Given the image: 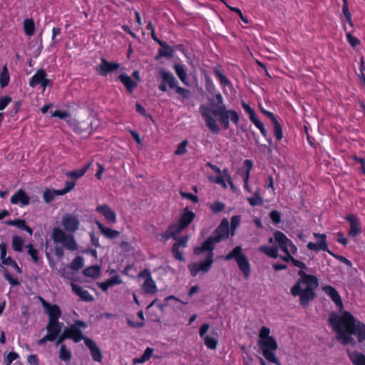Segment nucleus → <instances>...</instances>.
<instances>
[{
	"label": "nucleus",
	"instance_id": "3c124183",
	"mask_svg": "<svg viewBox=\"0 0 365 365\" xmlns=\"http://www.w3.org/2000/svg\"><path fill=\"white\" fill-rule=\"evenodd\" d=\"M342 13H343L344 16H345V18H346L347 22L349 23V24L351 26H353V22H352V20H351V13L349 11L348 4L347 5H343Z\"/></svg>",
	"mask_w": 365,
	"mask_h": 365
},
{
	"label": "nucleus",
	"instance_id": "c756f323",
	"mask_svg": "<svg viewBox=\"0 0 365 365\" xmlns=\"http://www.w3.org/2000/svg\"><path fill=\"white\" fill-rule=\"evenodd\" d=\"M189 270L192 276H196L200 271H204L205 269V261L192 262L188 265Z\"/></svg>",
	"mask_w": 365,
	"mask_h": 365
},
{
	"label": "nucleus",
	"instance_id": "338daca9",
	"mask_svg": "<svg viewBox=\"0 0 365 365\" xmlns=\"http://www.w3.org/2000/svg\"><path fill=\"white\" fill-rule=\"evenodd\" d=\"M175 88L176 92L178 94L182 96L183 97L187 98L189 96L190 92L188 90L182 88L177 86Z\"/></svg>",
	"mask_w": 365,
	"mask_h": 365
},
{
	"label": "nucleus",
	"instance_id": "052dcab7",
	"mask_svg": "<svg viewBox=\"0 0 365 365\" xmlns=\"http://www.w3.org/2000/svg\"><path fill=\"white\" fill-rule=\"evenodd\" d=\"M11 98L9 96H4L0 98V110H4L11 102Z\"/></svg>",
	"mask_w": 365,
	"mask_h": 365
},
{
	"label": "nucleus",
	"instance_id": "a18cd8bd",
	"mask_svg": "<svg viewBox=\"0 0 365 365\" xmlns=\"http://www.w3.org/2000/svg\"><path fill=\"white\" fill-rule=\"evenodd\" d=\"M244 166L246 168L245 175L244 177V181H249L250 173L252 169L253 164L250 160H245L244 161Z\"/></svg>",
	"mask_w": 365,
	"mask_h": 365
},
{
	"label": "nucleus",
	"instance_id": "6e6d98bb",
	"mask_svg": "<svg viewBox=\"0 0 365 365\" xmlns=\"http://www.w3.org/2000/svg\"><path fill=\"white\" fill-rule=\"evenodd\" d=\"M4 264H6V265H10L12 267H14L19 273H21V269H20V267L18 266V264H16V262L15 261H14L10 257H8L6 258V261L4 262Z\"/></svg>",
	"mask_w": 365,
	"mask_h": 365
},
{
	"label": "nucleus",
	"instance_id": "a878e982",
	"mask_svg": "<svg viewBox=\"0 0 365 365\" xmlns=\"http://www.w3.org/2000/svg\"><path fill=\"white\" fill-rule=\"evenodd\" d=\"M213 73L216 78L219 80L222 86H230L231 85L229 79L224 75L222 70L220 66L213 68Z\"/></svg>",
	"mask_w": 365,
	"mask_h": 365
},
{
	"label": "nucleus",
	"instance_id": "f704fd0d",
	"mask_svg": "<svg viewBox=\"0 0 365 365\" xmlns=\"http://www.w3.org/2000/svg\"><path fill=\"white\" fill-rule=\"evenodd\" d=\"M247 200L250 205L252 206H256L259 205H262L263 203V199L260 195L259 191L257 190L255 192L254 197H248Z\"/></svg>",
	"mask_w": 365,
	"mask_h": 365
},
{
	"label": "nucleus",
	"instance_id": "423d86ee",
	"mask_svg": "<svg viewBox=\"0 0 365 365\" xmlns=\"http://www.w3.org/2000/svg\"><path fill=\"white\" fill-rule=\"evenodd\" d=\"M194 217V212L189 211L186 207L179 220L170 225L165 232L162 235V237L164 240H168L170 237L176 239L177 236L190 224Z\"/></svg>",
	"mask_w": 365,
	"mask_h": 365
},
{
	"label": "nucleus",
	"instance_id": "bb28decb",
	"mask_svg": "<svg viewBox=\"0 0 365 365\" xmlns=\"http://www.w3.org/2000/svg\"><path fill=\"white\" fill-rule=\"evenodd\" d=\"M348 355L349 356L350 360L351 362L355 365H365V356L362 354L357 352V351H353L350 352L349 351H347Z\"/></svg>",
	"mask_w": 365,
	"mask_h": 365
},
{
	"label": "nucleus",
	"instance_id": "37998d69",
	"mask_svg": "<svg viewBox=\"0 0 365 365\" xmlns=\"http://www.w3.org/2000/svg\"><path fill=\"white\" fill-rule=\"evenodd\" d=\"M240 222V216L236 215L233 216L231 219V232L230 235L233 236L235 232L236 228L239 226Z\"/></svg>",
	"mask_w": 365,
	"mask_h": 365
},
{
	"label": "nucleus",
	"instance_id": "473e14b6",
	"mask_svg": "<svg viewBox=\"0 0 365 365\" xmlns=\"http://www.w3.org/2000/svg\"><path fill=\"white\" fill-rule=\"evenodd\" d=\"M56 195H61L59 194V190H50L46 189L43 192V197L46 202H51Z\"/></svg>",
	"mask_w": 365,
	"mask_h": 365
},
{
	"label": "nucleus",
	"instance_id": "dca6fc26",
	"mask_svg": "<svg viewBox=\"0 0 365 365\" xmlns=\"http://www.w3.org/2000/svg\"><path fill=\"white\" fill-rule=\"evenodd\" d=\"M46 76V73L43 69L38 70L31 78L29 85L31 87H35L38 84H40L43 88V89H45L49 82V80H48Z\"/></svg>",
	"mask_w": 365,
	"mask_h": 365
},
{
	"label": "nucleus",
	"instance_id": "412c9836",
	"mask_svg": "<svg viewBox=\"0 0 365 365\" xmlns=\"http://www.w3.org/2000/svg\"><path fill=\"white\" fill-rule=\"evenodd\" d=\"M30 198L23 190H18L11 197V202L12 204L20 203L21 206L29 204Z\"/></svg>",
	"mask_w": 365,
	"mask_h": 365
},
{
	"label": "nucleus",
	"instance_id": "f03ea898",
	"mask_svg": "<svg viewBox=\"0 0 365 365\" xmlns=\"http://www.w3.org/2000/svg\"><path fill=\"white\" fill-rule=\"evenodd\" d=\"M207 111V127L215 134L219 133L220 127L216 120L208 116V114L217 117L225 129H227L230 126L229 120L235 125L239 122V115L235 110L226 108L220 93H217L214 100L210 101Z\"/></svg>",
	"mask_w": 365,
	"mask_h": 365
},
{
	"label": "nucleus",
	"instance_id": "f257e3e1",
	"mask_svg": "<svg viewBox=\"0 0 365 365\" xmlns=\"http://www.w3.org/2000/svg\"><path fill=\"white\" fill-rule=\"evenodd\" d=\"M324 292L332 299L339 309L341 315L332 313L329 315V323L336 334V339L343 345L354 346L356 335L359 342L365 339V325L356 319L349 312L342 311L343 303L339 292L331 286L323 287Z\"/></svg>",
	"mask_w": 365,
	"mask_h": 365
},
{
	"label": "nucleus",
	"instance_id": "b1692460",
	"mask_svg": "<svg viewBox=\"0 0 365 365\" xmlns=\"http://www.w3.org/2000/svg\"><path fill=\"white\" fill-rule=\"evenodd\" d=\"M142 289L144 292L148 294H155L158 291L155 282L152 279L151 276H148L142 285Z\"/></svg>",
	"mask_w": 365,
	"mask_h": 365
},
{
	"label": "nucleus",
	"instance_id": "8fccbe9b",
	"mask_svg": "<svg viewBox=\"0 0 365 365\" xmlns=\"http://www.w3.org/2000/svg\"><path fill=\"white\" fill-rule=\"evenodd\" d=\"M6 224L9 225L16 226L22 230H24V228H25L26 226V222L23 220H9L6 221Z\"/></svg>",
	"mask_w": 365,
	"mask_h": 365
},
{
	"label": "nucleus",
	"instance_id": "6e6552de",
	"mask_svg": "<svg viewBox=\"0 0 365 365\" xmlns=\"http://www.w3.org/2000/svg\"><path fill=\"white\" fill-rule=\"evenodd\" d=\"M51 237L55 243L61 244L66 249L70 251H76L78 245L74 237L66 233L59 227H54L52 230Z\"/></svg>",
	"mask_w": 365,
	"mask_h": 365
},
{
	"label": "nucleus",
	"instance_id": "ea45409f",
	"mask_svg": "<svg viewBox=\"0 0 365 365\" xmlns=\"http://www.w3.org/2000/svg\"><path fill=\"white\" fill-rule=\"evenodd\" d=\"M274 125V134L278 140H281L283 137L282 128L277 120L272 121Z\"/></svg>",
	"mask_w": 365,
	"mask_h": 365
},
{
	"label": "nucleus",
	"instance_id": "bf43d9fd",
	"mask_svg": "<svg viewBox=\"0 0 365 365\" xmlns=\"http://www.w3.org/2000/svg\"><path fill=\"white\" fill-rule=\"evenodd\" d=\"M19 355L16 352H10L6 359V365H11L13 361L18 358Z\"/></svg>",
	"mask_w": 365,
	"mask_h": 365
},
{
	"label": "nucleus",
	"instance_id": "de8ad7c7",
	"mask_svg": "<svg viewBox=\"0 0 365 365\" xmlns=\"http://www.w3.org/2000/svg\"><path fill=\"white\" fill-rule=\"evenodd\" d=\"M29 255L31 257L34 262H37L38 260V250L34 249L31 244L26 246Z\"/></svg>",
	"mask_w": 365,
	"mask_h": 365
},
{
	"label": "nucleus",
	"instance_id": "c9c22d12",
	"mask_svg": "<svg viewBox=\"0 0 365 365\" xmlns=\"http://www.w3.org/2000/svg\"><path fill=\"white\" fill-rule=\"evenodd\" d=\"M9 81V76L8 69L6 66L3 67L2 71L0 74V84L2 87L8 85Z\"/></svg>",
	"mask_w": 365,
	"mask_h": 365
},
{
	"label": "nucleus",
	"instance_id": "a19ab883",
	"mask_svg": "<svg viewBox=\"0 0 365 365\" xmlns=\"http://www.w3.org/2000/svg\"><path fill=\"white\" fill-rule=\"evenodd\" d=\"M210 207L213 213H218L225 209V205L222 202L215 201L210 205Z\"/></svg>",
	"mask_w": 365,
	"mask_h": 365
},
{
	"label": "nucleus",
	"instance_id": "4be33fe9",
	"mask_svg": "<svg viewBox=\"0 0 365 365\" xmlns=\"http://www.w3.org/2000/svg\"><path fill=\"white\" fill-rule=\"evenodd\" d=\"M72 291L78 295L82 300L86 302H92L94 298L89 292L78 284L71 283Z\"/></svg>",
	"mask_w": 365,
	"mask_h": 365
},
{
	"label": "nucleus",
	"instance_id": "774afa93",
	"mask_svg": "<svg viewBox=\"0 0 365 365\" xmlns=\"http://www.w3.org/2000/svg\"><path fill=\"white\" fill-rule=\"evenodd\" d=\"M4 277L13 285H19V282L16 279L13 278L8 272L4 273Z\"/></svg>",
	"mask_w": 365,
	"mask_h": 365
},
{
	"label": "nucleus",
	"instance_id": "7ed1b4c3",
	"mask_svg": "<svg viewBox=\"0 0 365 365\" xmlns=\"http://www.w3.org/2000/svg\"><path fill=\"white\" fill-rule=\"evenodd\" d=\"M300 279L291 289V294L299 297L300 304L303 307L308 305L314 297V289L318 286V280L313 275L307 274L304 271L299 272Z\"/></svg>",
	"mask_w": 365,
	"mask_h": 365
},
{
	"label": "nucleus",
	"instance_id": "c03bdc74",
	"mask_svg": "<svg viewBox=\"0 0 365 365\" xmlns=\"http://www.w3.org/2000/svg\"><path fill=\"white\" fill-rule=\"evenodd\" d=\"M344 29L346 31V38H347L349 43H350V45L352 47H355L357 45H359L360 43L359 40L357 38L352 36L349 32L346 31V27L345 26H344Z\"/></svg>",
	"mask_w": 365,
	"mask_h": 365
},
{
	"label": "nucleus",
	"instance_id": "7c9ffc66",
	"mask_svg": "<svg viewBox=\"0 0 365 365\" xmlns=\"http://www.w3.org/2000/svg\"><path fill=\"white\" fill-rule=\"evenodd\" d=\"M174 68L178 78L182 83L187 85V73L184 66L181 64H175Z\"/></svg>",
	"mask_w": 365,
	"mask_h": 365
},
{
	"label": "nucleus",
	"instance_id": "603ef678",
	"mask_svg": "<svg viewBox=\"0 0 365 365\" xmlns=\"http://www.w3.org/2000/svg\"><path fill=\"white\" fill-rule=\"evenodd\" d=\"M180 195L183 198L188 199L190 201H192V202H198V197L196 195H193L192 193L185 192L184 191L180 190Z\"/></svg>",
	"mask_w": 365,
	"mask_h": 365
},
{
	"label": "nucleus",
	"instance_id": "0e129e2a",
	"mask_svg": "<svg viewBox=\"0 0 365 365\" xmlns=\"http://www.w3.org/2000/svg\"><path fill=\"white\" fill-rule=\"evenodd\" d=\"M153 354V349L152 348L148 347L143 354L141 356L143 357V361H148L150 359L151 356Z\"/></svg>",
	"mask_w": 365,
	"mask_h": 365
},
{
	"label": "nucleus",
	"instance_id": "9b49d317",
	"mask_svg": "<svg viewBox=\"0 0 365 365\" xmlns=\"http://www.w3.org/2000/svg\"><path fill=\"white\" fill-rule=\"evenodd\" d=\"M86 327V324L85 322L78 320L76 321L73 324L65 329V330L68 334V339H73L75 342H79L81 340H84V339H87L84 337L80 329L81 327L85 328Z\"/></svg>",
	"mask_w": 365,
	"mask_h": 365
},
{
	"label": "nucleus",
	"instance_id": "4d7b16f0",
	"mask_svg": "<svg viewBox=\"0 0 365 365\" xmlns=\"http://www.w3.org/2000/svg\"><path fill=\"white\" fill-rule=\"evenodd\" d=\"M242 108H244V110H245V112L247 114H249L250 119H251L254 116H255V113L254 110L249 105H247L246 103L242 101Z\"/></svg>",
	"mask_w": 365,
	"mask_h": 365
},
{
	"label": "nucleus",
	"instance_id": "72a5a7b5",
	"mask_svg": "<svg viewBox=\"0 0 365 365\" xmlns=\"http://www.w3.org/2000/svg\"><path fill=\"white\" fill-rule=\"evenodd\" d=\"M24 28L26 34L28 36L33 35L35 31V25L34 21L31 19H26L24 22Z\"/></svg>",
	"mask_w": 365,
	"mask_h": 365
},
{
	"label": "nucleus",
	"instance_id": "a211bd4d",
	"mask_svg": "<svg viewBox=\"0 0 365 365\" xmlns=\"http://www.w3.org/2000/svg\"><path fill=\"white\" fill-rule=\"evenodd\" d=\"M350 222L349 236L354 238L361 232V224L356 216L350 215L346 217Z\"/></svg>",
	"mask_w": 365,
	"mask_h": 365
},
{
	"label": "nucleus",
	"instance_id": "2f4dec72",
	"mask_svg": "<svg viewBox=\"0 0 365 365\" xmlns=\"http://www.w3.org/2000/svg\"><path fill=\"white\" fill-rule=\"evenodd\" d=\"M71 351L68 349L64 344H61L59 351V358L63 361H68L71 359Z\"/></svg>",
	"mask_w": 365,
	"mask_h": 365
},
{
	"label": "nucleus",
	"instance_id": "4c0bfd02",
	"mask_svg": "<svg viewBox=\"0 0 365 365\" xmlns=\"http://www.w3.org/2000/svg\"><path fill=\"white\" fill-rule=\"evenodd\" d=\"M24 241L19 236H14L12 240V247L15 251H22Z\"/></svg>",
	"mask_w": 365,
	"mask_h": 365
},
{
	"label": "nucleus",
	"instance_id": "69168bd1",
	"mask_svg": "<svg viewBox=\"0 0 365 365\" xmlns=\"http://www.w3.org/2000/svg\"><path fill=\"white\" fill-rule=\"evenodd\" d=\"M217 344V340L215 338L207 337V347L215 349Z\"/></svg>",
	"mask_w": 365,
	"mask_h": 365
},
{
	"label": "nucleus",
	"instance_id": "6ab92c4d",
	"mask_svg": "<svg viewBox=\"0 0 365 365\" xmlns=\"http://www.w3.org/2000/svg\"><path fill=\"white\" fill-rule=\"evenodd\" d=\"M84 342L90 349L93 359L96 361L101 362L102 361L101 351L95 342L91 339H84Z\"/></svg>",
	"mask_w": 365,
	"mask_h": 365
},
{
	"label": "nucleus",
	"instance_id": "864d4df0",
	"mask_svg": "<svg viewBox=\"0 0 365 365\" xmlns=\"http://www.w3.org/2000/svg\"><path fill=\"white\" fill-rule=\"evenodd\" d=\"M52 117H58L61 119H65L69 116V113L67 111L63 110H55L51 113Z\"/></svg>",
	"mask_w": 365,
	"mask_h": 365
},
{
	"label": "nucleus",
	"instance_id": "58836bf2",
	"mask_svg": "<svg viewBox=\"0 0 365 365\" xmlns=\"http://www.w3.org/2000/svg\"><path fill=\"white\" fill-rule=\"evenodd\" d=\"M83 273L88 277H95L100 273V268L98 266H91L84 269Z\"/></svg>",
	"mask_w": 365,
	"mask_h": 365
},
{
	"label": "nucleus",
	"instance_id": "39448f33",
	"mask_svg": "<svg viewBox=\"0 0 365 365\" xmlns=\"http://www.w3.org/2000/svg\"><path fill=\"white\" fill-rule=\"evenodd\" d=\"M269 334L270 329L268 327H263L261 328L259 334V346L262 351L263 356L267 361L277 365H281L274 353L278 348L277 343Z\"/></svg>",
	"mask_w": 365,
	"mask_h": 365
},
{
	"label": "nucleus",
	"instance_id": "aec40b11",
	"mask_svg": "<svg viewBox=\"0 0 365 365\" xmlns=\"http://www.w3.org/2000/svg\"><path fill=\"white\" fill-rule=\"evenodd\" d=\"M63 327V323L59 321H48L46 326L48 334L54 341L56 336L60 334Z\"/></svg>",
	"mask_w": 365,
	"mask_h": 365
},
{
	"label": "nucleus",
	"instance_id": "9d476101",
	"mask_svg": "<svg viewBox=\"0 0 365 365\" xmlns=\"http://www.w3.org/2000/svg\"><path fill=\"white\" fill-rule=\"evenodd\" d=\"M230 233L229 221L225 218L221 221L214 235L207 240V252L212 249V245L213 243L227 239Z\"/></svg>",
	"mask_w": 365,
	"mask_h": 365
},
{
	"label": "nucleus",
	"instance_id": "e433bc0d",
	"mask_svg": "<svg viewBox=\"0 0 365 365\" xmlns=\"http://www.w3.org/2000/svg\"><path fill=\"white\" fill-rule=\"evenodd\" d=\"M83 258L81 256H78L73 259L72 262L71 263L70 267L73 270H78L83 267Z\"/></svg>",
	"mask_w": 365,
	"mask_h": 365
},
{
	"label": "nucleus",
	"instance_id": "2eb2a0df",
	"mask_svg": "<svg viewBox=\"0 0 365 365\" xmlns=\"http://www.w3.org/2000/svg\"><path fill=\"white\" fill-rule=\"evenodd\" d=\"M96 212L101 213L109 224L115 223L116 214L108 205L97 206Z\"/></svg>",
	"mask_w": 365,
	"mask_h": 365
},
{
	"label": "nucleus",
	"instance_id": "c85d7f7f",
	"mask_svg": "<svg viewBox=\"0 0 365 365\" xmlns=\"http://www.w3.org/2000/svg\"><path fill=\"white\" fill-rule=\"evenodd\" d=\"M47 312L49 317L48 321H58L59 317L61 315V312L58 306L57 305H51L47 309Z\"/></svg>",
	"mask_w": 365,
	"mask_h": 365
},
{
	"label": "nucleus",
	"instance_id": "f8f14e48",
	"mask_svg": "<svg viewBox=\"0 0 365 365\" xmlns=\"http://www.w3.org/2000/svg\"><path fill=\"white\" fill-rule=\"evenodd\" d=\"M314 237L317 240L316 242H309L307 247L309 250L318 252L319 250H327V235L314 232Z\"/></svg>",
	"mask_w": 365,
	"mask_h": 365
},
{
	"label": "nucleus",
	"instance_id": "680f3d73",
	"mask_svg": "<svg viewBox=\"0 0 365 365\" xmlns=\"http://www.w3.org/2000/svg\"><path fill=\"white\" fill-rule=\"evenodd\" d=\"M1 259L2 263L6 261V246L4 243L0 244Z\"/></svg>",
	"mask_w": 365,
	"mask_h": 365
},
{
	"label": "nucleus",
	"instance_id": "5701e85b",
	"mask_svg": "<svg viewBox=\"0 0 365 365\" xmlns=\"http://www.w3.org/2000/svg\"><path fill=\"white\" fill-rule=\"evenodd\" d=\"M160 76L163 81L167 83L171 88H175L177 86V81L172 73L168 71L161 69L160 71Z\"/></svg>",
	"mask_w": 365,
	"mask_h": 365
},
{
	"label": "nucleus",
	"instance_id": "ddd939ff",
	"mask_svg": "<svg viewBox=\"0 0 365 365\" xmlns=\"http://www.w3.org/2000/svg\"><path fill=\"white\" fill-rule=\"evenodd\" d=\"M175 240L176 242L173 245L172 252L176 259L185 262L183 252L180 250L185 249L187 247L188 237L184 236L179 239L176 238Z\"/></svg>",
	"mask_w": 365,
	"mask_h": 365
},
{
	"label": "nucleus",
	"instance_id": "5fc2aeb1",
	"mask_svg": "<svg viewBox=\"0 0 365 365\" xmlns=\"http://www.w3.org/2000/svg\"><path fill=\"white\" fill-rule=\"evenodd\" d=\"M269 217L272 220V221L276 224H278L281 221V216L278 211L277 210H272L270 214Z\"/></svg>",
	"mask_w": 365,
	"mask_h": 365
},
{
	"label": "nucleus",
	"instance_id": "f3484780",
	"mask_svg": "<svg viewBox=\"0 0 365 365\" xmlns=\"http://www.w3.org/2000/svg\"><path fill=\"white\" fill-rule=\"evenodd\" d=\"M118 68V63L108 62L105 58H102L101 64L96 67V71L101 76H106L108 73H110Z\"/></svg>",
	"mask_w": 365,
	"mask_h": 365
},
{
	"label": "nucleus",
	"instance_id": "20e7f679",
	"mask_svg": "<svg viewBox=\"0 0 365 365\" xmlns=\"http://www.w3.org/2000/svg\"><path fill=\"white\" fill-rule=\"evenodd\" d=\"M273 240L277 244L278 247L261 246L259 248V251L274 259L279 257L278 247L284 253H288L289 250H290L292 255H295L297 252V247L283 232L276 231L274 233V239L269 238V242L272 243Z\"/></svg>",
	"mask_w": 365,
	"mask_h": 365
},
{
	"label": "nucleus",
	"instance_id": "0eeeda50",
	"mask_svg": "<svg viewBox=\"0 0 365 365\" xmlns=\"http://www.w3.org/2000/svg\"><path fill=\"white\" fill-rule=\"evenodd\" d=\"M207 166H209L214 173L208 175L210 182L220 185L224 189H227L229 185L233 192L237 191V187L233 184L231 176L227 170H221L218 167L210 163H207Z\"/></svg>",
	"mask_w": 365,
	"mask_h": 365
},
{
	"label": "nucleus",
	"instance_id": "1a4fd4ad",
	"mask_svg": "<svg viewBox=\"0 0 365 365\" xmlns=\"http://www.w3.org/2000/svg\"><path fill=\"white\" fill-rule=\"evenodd\" d=\"M232 259H235L240 269L242 272L244 276L246 278H248L250 274V264L246 256L242 253L241 247H236L225 257V260H230Z\"/></svg>",
	"mask_w": 365,
	"mask_h": 365
},
{
	"label": "nucleus",
	"instance_id": "49530a36",
	"mask_svg": "<svg viewBox=\"0 0 365 365\" xmlns=\"http://www.w3.org/2000/svg\"><path fill=\"white\" fill-rule=\"evenodd\" d=\"M76 185L75 181H66L65 183V187L63 189L59 190L60 195H65L67 192H70Z\"/></svg>",
	"mask_w": 365,
	"mask_h": 365
},
{
	"label": "nucleus",
	"instance_id": "79ce46f5",
	"mask_svg": "<svg viewBox=\"0 0 365 365\" xmlns=\"http://www.w3.org/2000/svg\"><path fill=\"white\" fill-rule=\"evenodd\" d=\"M85 175V169H78L73 171H69L66 173V175L67 177L71 178H79L83 177Z\"/></svg>",
	"mask_w": 365,
	"mask_h": 365
},
{
	"label": "nucleus",
	"instance_id": "4468645a",
	"mask_svg": "<svg viewBox=\"0 0 365 365\" xmlns=\"http://www.w3.org/2000/svg\"><path fill=\"white\" fill-rule=\"evenodd\" d=\"M61 222L64 229L70 232H76L78 229L80 224L78 217L71 214L64 215Z\"/></svg>",
	"mask_w": 365,
	"mask_h": 365
},
{
	"label": "nucleus",
	"instance_id": "393cba45",
	"mask_svg": "<svg viewBox=\"0 0 365 365\" xmlns=\"http://www.w3.org/2000/svg\"><path fill=\"white\" fill-rule=\"evenodd\" d=\"M96 225L100 230L101 232L107 238L113 239L119 236L120 232L117 230L103 226L100 222H96Z\"/></svg>",
	"mask_w": 365,
	"mask_h": 365
},
{
	"label": "nucleus",
	"instance_id": "cd10ccee",
	"mask_svg": "<svg viewBox=\"0 0 365 365\" xmlns=\"http://www.w3.org/2000/svg\"><path fill=\"white\" fill-rule=\"evenodd\" d=\"M118 78L129 92H132L137 86V82L133 81L127 74H121Z\"/></svg>",
	"mask_w": 365,
	"mask_h": 365
},
{
	"label": "nucleus",
	"instance_id": "09e8293b",
	"mask_svg": "<svg viewBox=\"0 0 365 365\" xmlns=\"http://www.w3.org/2000/svg\"><path fill=\"white\" fill-rule=\"evenodd\" d=\"M187 140H185L181 143H180L178 146L177 150L175 151V154L178 155H183L186 153V147L187 145Z\"/></svg>",
	"mask_w": 365,
	"mask_h": 365
},
{
	"label": "nucleus",
	"instance_id": "e2e57ef3",
	"mask_svg": "<svg viewBox=\"0 0 365 365\" xmlns=\"http://www.w3.org/2000/svg\"><path fill=\"white\" fill-rule=\"evenodd\" d=\"M159 53L162 56L172 57L173 51L170 47H165L164 50H160Z\"/></svg>",
	"mask_w": 365,
	"mask_h": 365
},
{
	"label": "nucleus",
	"instance_id": "13d9d810",
	"mask_svg": "<svg viewBox=\"0 0 365 365\" xmlns=\"http://www.w3.org/2000/svg\"><path fill=\"white\" fill-rule=\"evenodd\" d=\"M108 280L109 281L110 285L112 287L116 284H120L123 282V280L119 275H114Z\"/></svg>",
	"mask_w": 365,
	"mask_h": 365
}]
</instances>
